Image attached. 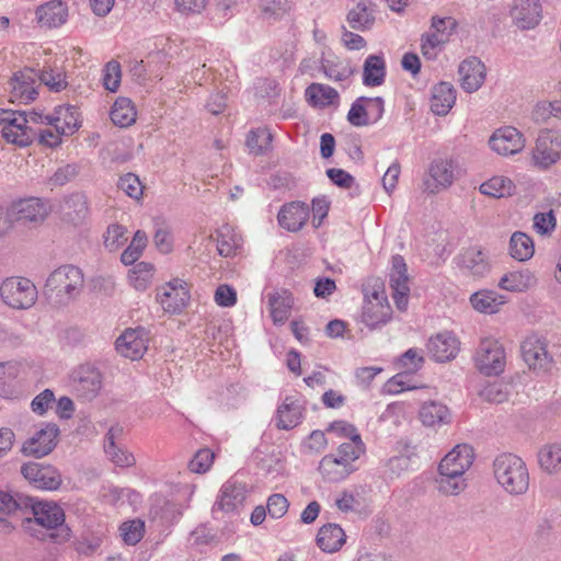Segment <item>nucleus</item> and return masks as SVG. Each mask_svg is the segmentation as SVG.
Masks as SVG:
<instances>
[{"label": "nucleus", "mask_w": 561, "mask_h": 561, "mask_svg": "<svg viewBox=\"0 0 561 561\" xmlns=\"http://www.w3.org/2000/svg\"><path fill=\"white\" fill-rule=\"evenodd\" d=\"M147 332L142 328L127 329L115 342L116 351L131 360L139 359L147 351Z\"/></svg>", "instance_id": "dca6fc26"}, {"label": "nucleus", "mask_w": 561, "mask_h": 561, "mask_svg": "<svg viewBox=\"0 0 561 561\" xmlns=\"http://www.w3.org/2000/svg\"><path fill=\"white\" fill-rule=\"evenodd\" d=\"M80 168L77 163H68L56 170L49 179L53 185L62 186L79 174Z\"/></svg>", "instance_id": "052dcab7"}, {"label": "nucleus", "mask_w": 561, "mask_h": 561, "mask_svg": "<svg viewBox=\"0 0 561 561\" xmlns=\"http://www.w3.org/2000/svg\"><path fill=\"white\" fill-rule=\"evenodd\" d=\"M272 134L266 128H257L249 131L245 145L250 153L260 156L270 148Z\"/></svg>", "instance_id": "de8ad7c7"}, {"label": "nucleus", "mask_w": 561, "mask_h": 561, "mask_svg": "<svg viewBox=\"0 0 561 561\" xmlns=\"http://www.w3.org/2000/svg\"><path fill=\"white\" fill-rule=\"evenodd\" d=\"M497 483L510 494L520 495L529 486V473L523 459L511 453L499 455L493 461Z\"/></svg>", "instance_id": "7ed1b4c3"}, {"label": "nucleus", "mask_w": 561, "mask_h": 561, "mask_svg": "<svg viewBox=\"0 0 561 561\" xmlns=\"http://www.w3.org/2000/svg\"><path fill=\"white\" fill-rule=\"evenodd\" d=\"M389 285L396 307L400 311H405L409 302V276L403 256L397 254L391 260V272L389 274Z\"/></svg>", "instance_id": "f8f14e48"}, {"label": "nucleus", "mask_w": 561, "mask_h": 561, "mask_svg": "<svg viewBox=\"0 0 561 561\" xmlns=\"http://www.w3.org/2000/svg\"><path fill=\"white\" fill-rule=\"evenodd\" d=\"M110 459L119 467H131L135 465V457L133 454L121 448L118 445L112 448L104 449Z\"/></svg>", "instance_id": "0e129e2a"}, {"label": "nucleus", "mask_w": 561, "mask_h": 561, "mask_svg": "<svg viewBox=\"0 0 561 561\" xmlns=\"http://www.w3.org/2000/svg\"><path fill=\"white\" fill-rule=\"evenodd\" d=\"M537 457L538 463L545 472L553 474L561 471V444L549 443L543 445Z\"/></svg>", "instance_id": "e433bc0d"}, {"label": "nucleus", "mask_w": 561, "mask_h": 561, "mask_svg": "<svg viewBox=\"0 0 561 561\" xmlns=\"http://www.w3.org/2000/svg\"><path fill=\"white\" fill-rule=\"evenodd\" d=\"M23 507H27L25 496L20 494L13 496L8 492L0 491V514L9 515Z\"/></svg>", "instance_id": "4d7b16f0"}, {"label": "nucleus", "mask_w": 561, "mask_h": 561, "mask_svg": "<svg viewBox=\"0 0 561 561\" xmlns=\"http://www.w3.org/2000/svg\"><path fill=\"white\" fill-rule=\"evenodd\" d=\"M307 100L314 106H327L333 103L334 100L339 99L337 91L322 83H311L306 89Z\"/></svg>", "instance_id": "79ce46f5"}, {"label": "nucleus", "mask_w": 561, "mask_h": 561, "mask_svg": "<svg viewBox=\"0 0 561 561\" xmlns=\"http://www.w3.org/2000/svg\"><path fill=\"white\" fill-rule=\"evenodd\" d=\"M0 124L3 125L2 137L19 147L30 146L35 131L32 126H26L25 112L0 108Z\"/></svg>", "instance_id": "39448f33"}, {"label": "nucleus", "mask_w": 561, "mask_h": 561, "mask_svg": "<svg viewBox=\"0 0 561 561\" xmlns=\"http://www.w3.org/2000/svg\"><path fill=\"white\" fill-rule=\"evenodd\" d=\"M215 454L208 449H199L188 462V469L194 473H205L213 465Z\"/></svg>", "instance_id": "5fc2aeb1"}, {"label": "nucleus", "mask_w": 561, "mask_h": 561, "mask_svg": "<svg viewBox=\"0 0 561 561\" xmlns=\"http://www.w3.org/2000/svg\"><path fill=\"white\" fill-rule=\"evenodd\" d=\"M84 286L83 273L75 265H62L48 276L44 295L49 305L65 307L73 301Z\"/></svg>", "instance_id": "f03ea898"}, {"label": "nucleus", "mask_w": 561, "mask_h": 561, "mask_svg": "<svg viewBox=\"0 0 561 561\" xmlns=\"http://www.w3.org/2000/svg\"><path fill=\"white\" fill-rule=\"evenodd\" d=\"M492 150L499 154H515L525 147L523 134L515 127L506 126L497 129L489 140Z\"/></svg>", "instance_id": "f3484780"}, {"label": "nucleus", "mask_w": 561, "mask_h": 561, "mask_svg": "<svg viewBox=\"0 0 561 561\" xmlns=\"http://www.w3.org/2000/svg\"><path fill=\"white\" fill-rule=\"evenodd\" d=\"M461 88L472 93L477 91L485 80V66L476 57L463 60L458 69Z\"/></svg>", "instance_id": "412c9836"}, {"label": "nucleus", "mask_w": 561, "mask_h": 561, "mask_svg": "<svg viewBox=\"0 0 561 561\" xmlns=\"http://www.w3.org/2000/svg\"><path fill=\"white\" fill-rule=\"evenodd\" d=\"M474 360L478 369L486 376H496L504 370L505 352L500 342L492 337L481 340Z\"/></svg>", "instance_id": "0eeeda50"}, {"label": "nucleus", "mask_w": 561, "mask_h": 561, "mask_svg": "<svg viewBox=\"0 0 561 561\" xmlns=\"http://www.w3.org/2000/svg\"><path fill=\"white\" fill-rule=\"evenodd\" d=\"M454 162L447 159L434 160L428 168L427 175L423 180V191L436 194L449 187L454 180Z\"/></svg>", "instance_id": "2eb2a0df"}, {"label": "nucleus", "mask_w": 561, "mask_h": 561, "mask_svg": "<svg viewBox=\"0 0 561 561\" xmlns=\"http://www.w3.org/2000/svg\"><path fill=\"white\" fill-rule=\"evenodd\" d=\"M365 453V445L362 437L358 439H352L347 443H343L339 446L335 457L341 458L344 462L347 461L350 465L354 462Z\"/></svg>", "instance_id": "3c124183"}, {"label": "nucleus", "mask_w": 561, "mask_h": 561, "mask_svg": "<svg viewBox=\"0 0 561 561\" xmlns=\"http://www.w3.org/2000/svg\"><path fill=\"white\" fill-rule=\"evenodd\" d=\"M473 459V448L468 444H458L442 459L438 471L465 474L472 466Z\"/></svg>", "instance_id": "a211bd4d"}, {"label": "nucleus", "mask_w": 561, "mask_h": 561, "mask_svg": "<svg viewBox=\"0 0 561 561\" xmlns=\"http://www.w3.org/2000/svg\"><path fill=\"white\" fill-rule=\"evenodd\" d=\"M424 359L419 354L416 348H409L404 354L401 355L397 365L404 369L407 373L416 371L422 367Z\"/></svg>", "instance_id": "680f3d73"}, {"label": "nucleus", "mask_w": 561, "mask_h": 561, "mask_svg": "<svg viewBox=\"0 0 561 561\" xmlns=\"http://www.w3.org/2000/svg\"><path fill=\"white\" fill-rule=\"evenodd\" d=\"M289 507V502L285 495L280 493H274L268 496L266 503L267 514L272 518H280L283 517Z\"/></svg>", "instance_id": "13d9d810"}, {"label": "nucleus", "mask_w": 561, "mask_h": 561, "mask_svg": "<svg viewBox=\"0 0 561 561\" xmlns=\"http://www.w3.org/2000/svg\"><path fill=\"white\" fill-rule=\"evenodd\" d=\"M546 339L531 334L522 343L520 351L525 363L534 370H547L552 363V357L548 353Z\"/></svg>", "instance_id": "ddd939ff"}, {"label": "nucleus", "mask_w": 561, "mask_h": 561, "mask_svg": "<svg viewBox=\"0 0 561 561\" xmlns=\"http://www.w3.org/2000/svg\"><path fill=\"white\" fill-rule=\"evenodd\" d=\"M456 102V91L448 82H439L433 88L431 110L436 115L449 113Z\"/></svg>", "instance_id": "2f4dec72"}, {"label": "nucleus", "mask_w": 561, "mask_h": 561, "mask_svg": "<svg viewBox=\"0 0 561 561\" xmlns=\"http://www.w3.org/2000/svg\"><path fill=\"white\" fill-rule=\"evenodd\" d=\"M33 517L23 519V528L30 536L45 541L64 542L70 538V528L65 525V512L54 502H36L25 496Z\"/></svg>", "instance_id": "f257e3e1"}, {"label": "nucleus", "mask_w": 561, "mask_h": 561, "mask_svg": "<svg viewBox=\"0 0 561 561\" xmlns=\"http://www.w3.org/2000/svg\"><path fill=\"white\" fill-rule=\"evenodd\" d=\"M154 267L151 263L139 262L129 272L128 278L131 286L137 290H146L153 277Z\"/></svg>", "instance_id": "49530a36"}, {"label": "nucleus", "mask_w": 561, "mask_h": 561, "mask_svg": "<svg viewBox=\"0 0 561 561\" xmlns=\"http://www.w3.org/2000/svg\"><path fill=\"white\" fill-rule=\"evenodd\" d=\"M146 245H147V234L141 230L136 231L130 244L128 245L127 249H125L123 251V253L121 255L122 263L125 265L134 264L141 255Z\"/></svg>", "instance_id": "09e8293b"}, {"label": "nucleus", "mask_w": 561, "mask_h": 561, "mask_svg": "<svg viewBox=\"0 0 561 561\" xmlns=\"http://www.w3.org/2000/svg\"><path fill=\"white\" fill-rule=\"evenodd\" d=\"M119 533L123 541L126 545L134 546L138 543L144 537L145 522L139 518L124 522L119 526Z\"/></svg>", "instance_id": "8fccbe9b"}, {"label": "nucleus", "mask_w": 561, "mask_h": 561, "mask_svg": "<svg viewBox=\"0 0 561 561\" xmlns=\"http://www.w3.org/2000/svg\"><path fill=\"white\" fill-rule=\"evenodd\" d=\"M64 213L72 224L82 222L89 213L87 196L83 193H73L66 197Z\"/></svg>", "instance_id": "58836bf2"}, {"label": "nucleus", "mask_w": 561, "mask_h": 561, "mask_svg": "<svg viewBox=\"0 0 561 561\" xmlns=\"http://www.w3.org/2000/svg\"><path fill=\"white\" fill-rule=\"evenodd\" d=\"M318 470L325 481L340 482L355 471V466L330 454L321 459Z\"/></svg>", "instance_id": "bb28decb"}, {"label": "nucleus", "mask_w": 561, "mask_h": 561, "mask_svg": "<svg viewBox=\"0 0 561 561\" xmlns=\"http://www.w3.org/2000/svg\"><path fill=\"white\" fill-rule=\"evenodd\" d=\"M438 473L439 477L436 479L437 489L444 495H458L466 489L467 483L463 474L450 471H438Z\"/></svg>", "instance_id": "37998d69"}, {"label": "nucleus", "mask_w": 561, "mask_h": 561, "mask_svg": "<svg viewBox=\"0 0 561 561\" xmlns=\"http://www.w3.org/2000/svg\"><path fill=\"white\" fill-rule=\"evenodd\" d=\"M460 266L472 276L482 277L490 271L486 255L477 248L466 250L460 257Z\"/></svg>", "instance_id": "c9c22d12"}, {"label": "nucleus", "mask_w": 561, "mask_h": 561, "mask_svg": "<svg viewBox=\"0 0 561 561\" xmlns=\"http://www.w3.org/2000/svg\"><path fill=\"white\" fill-rule=\"evenodd\" d=\"M37 78L55 92L61 91L67 85L65 76L60 72H54L51 69H44L37 72Z\"/></svg>", "instance_id": "bf43d9fd"}, {"label": "nucleus", "mask_w": 561, "mask_h": 561, "mask_svg": "<svg viewBox=\"0 0 561 561\" xmlns=\"http://www.w3.org/2000/svg\"><path fill=\"white\" fill-rule=\"evenodd\" d=\"M511 15L516 25L523 30L534 28L541 20L539 0H515Z\"/></svg>", "instance_id": "aec40b11"}, {"label": "nucleus", "mask_w": 561, "mask_h": 561, "mask_svg": "<svg viewBox=\"0 0 561 561\" xmlns=\"http://www.w3.org/2000/svg\"><path fill=\"white\" fill-rule=\"evenodd\" d=\"M445 42H447V39L440 36V34L436 31L432 34L423 36L421 45L422 54L428 59L434 58L436 56L435 49Z\"/></svg>", "instance_id": "774afa93"}, {"label": "nucleus", "mask_w": 561, "mask_h": 561, "mask_svg": "<svg viewBox=\"0 0 561 561\" xmlns=\"http://www.w3.org/2000/svg\"><path fill=\"white\" fill-rule=\"evenodd\" d=\"M511 255L518 261H526L534 255V242L529 236L516 231L510 241Z\"/></svg>", "instance_id": "c03bdc74"}, {"label": "nucleus", "mask_w": 561, "mask_h": 561, "mask_svg": "<svg viewBox=\"0 0 561 561\" xmlns=\"http://www.w3.org/2000/svg\"><path fill=\"white\" fill-rule=\"evenodd\" d=\"M346 535L337 524L323 525L317 535L318 547L328 553L339 551L345 543Z\"/></svg>", "instance_id": "c756f323"}, {"label": "nucleus", "mask_w": 561, "mask_h": 561, "mask_svg": "<svg viewBox=\"0 0 561 561\" xmlns=\"http://www.w3.org/2000/svg\"><path fill=\"white\" fill-rule=\"evenodd\" d=\"M268 306L274 323H284L294 306V296L287 289L268 294Z\"/></svg>", "instance_id": "473e14b6"}, {"label": "nucleus", "mask_w": 561, "mask_h": 561, "mask_svg": "<svg viewBox=\"0 0 561 561\" xmlns=\"http://www.w3.org/2000/svg\"><path fill=\"white\" fill-rule=\"evenodd\" d=\"M36 78L37 72L31 68L16 72L13 77V95L25 103L34 101L38 94L34 87Z\"/></svg>", "instance_id": "c85d7f7f"}, {"label": "nucleus", "mask_w": 561, "mask_h": 561, "mask_svg": "<svg viewBox=\"0 0 561 561\" xmlns=\"http://www.w3.org/2000/svg\"><path fill=\"white\" fill-rule=\"evenodd\" d=\"M0 296L13 309H28L37 299L35 285L25 277H8L0 286Z\"/></svg>", "instance_id": "20e7f679"}, {"label": "nucleus", "mask_w": 561, "mask_h": 561, "mask_svg": "<svg viewBox=\"0 0 561 561\" xmlns=\"http://www.w3.org/2000/svg\"><path fill=\"white\" fill-rule=\"evenodd\" d=\"M121 65L116 60H111L105 65L103 85L111 92H116L121 83Z\"/></svg>", "instance_id": "6e6d98bb"}, {"label": "nucleus", "mask_w": 561, "mask_h": 561, "mask_svg": "<svg viewBox=\"0 0 561 561\" xmlns=\"http://www.w3.org/2000/svg\"><path fill=\"white\" fill-rule=\"evenodd\" d=\"M470 302L477 311L492 314L506 304V297L494 290L482 289L471 295Z\"/></svg>", "instance_id": "72a5a7b5"}, {"label": "nucleus", "mask_w": 561, "mask_h": 561, "mask_svg": "<svg viewBox=\"0 0 561 561\" xmlns=\"http://www.w3.org/2000/svg\"><path fill=\"white\" fill-rule=\"evenodd\" d=\"M420 420L425 426L448 424L451 421L449 409L437 401L423 403L419 412Z\"/></svg>", "instance_id": "f704fd0d"}, {"label": "nucleus", "mask_w": 561, "mask_h": 561, "mask_svg": "<svg viewBox=\"0 0 561 561\" xmlns=\"http://www.w3.org/2000/svg\"><path fill=\"white\" fill-rule=\"evenodd\" d=\"M126 228L121 225H111L107 228L105 236V245L110 248L111 251L116 250L119 245L126 241Z\"/></svg>", "instance_id": "69168bd1"}, {"label": "nucleus", "mask_w": 561, "mask_h": 561, "mask_svg": "<svg viewBox=\"0 0 561 561\" xmlns=\"http://www.w3.org/2000/svg\"><path fill=\"white\" fill-rule=\"evenodd\" d=\"M36 16L41 26L58 27L67 21L68 9L62 1L51 0L37 8Z\"/></svg>", "instance_id": "a878e982"}, {"label": "nucleus", "mask_w": 561, "mask_h": 561, "mask_svg": "<svg viewBox=\"0 0 561 561\" xmlns=\"http://www.w3.org/2000/svg\"><path fill=\"white\" fill-rule=\"evenodd\" d=\"M556 224L553 210L538 213L534 217V227L540 234H550L556 229Z\"/></svg>", "instance_id": "e2e57ef3"}, {"label": "nucleus", "mask_w": 561, "mask_h": 561, "mask_svg": "<svg viewBox=\"0 0 561 561\" xmlns=\"http://www.w3.org/2000/svg\"><path fill=\"white\" fill-rule=\"evenodd\" d=\"M59 427L55 423H45L22 446L25 456L42 458L50 454L57 445Z\"/></svg>", "instance_id": "9b49d317"}, {"label": "nucleus", "mask_w": 561, "mask_h": 561, "mask_svg": "<svg viewBox=\"0 0 561 561\" xmlns=\"http://www.w3.org/2000/svg\"><path fill=\"white\" fill-rule=\"evenodd\" d=\"M392 318V309L385 291L374 289L371 294L365 293V301L362 311V321L370 330L387 324Z\"/></svg>", "instance_id": "423d86ee"}, {"label": "nucleus", "mask_w": 561, "mask_h": 561, "mask_svg": "<svg viewBox=\"0 0 561 561\" xmlns=\"http://www.w3.org/2000/svg\"><path fill=\"white\" fill-rule=\"evenodd\" d=\"M22 476L36 489L57 490L61 484V476L53 466L27 462L21 467Z\"/></svg>", "instance_id": "4468645a"}, {"label": "nucleus", "mask_w": 561, "mask_h": 561, "mask_svg": "<svg viewBox=\"0 0 561 561\" xmlns=\"http://www.w3.org/2000/svg\"><path fill=\"white\" fill-rule=\"evenodd\" d=\"M376 8L374 0H358L346 14L351 28L360 32L371 30L376 22Z\"/></svg>", "instance_id": "4be33fe9"}, {"label": "nucleus", "mask_w": 561, "mask_h": 561, "mask_svg": "<svg viewBox=\"0 0 561 561\" xmlns=\"http://www.w3.org/2000/svg\"><path fill=\"white\" fill-rule=\"evenodd\" d=\"M536 284L537 277L528 268L508 272L499 280L500 288L508 291H526Z\"/></svg>", "instance_id": "7c9ffc66"}, {"label": "nucleus", "mask_w": 561, "mask_h": 561, "mask_svg": "<svg viewBox=\"0 0 561 561\" xmlns=\"http://www.w3.org/2000/svg\"><path fill=\"white\" fill-rule=\"evenodd\" d=\"M428 352L434 360L444 363L453 359L459 351L457 339L448 333H438L431 337L427 344Z\"/></svg>", "instance_id": "393cba45"}, {"label": "nucleus", "mask_w": 561, "mask_h": 561, "mask_svg": "<svg viewBox=\"0 0 561 561\" xmlns=\"http://www.w3.org/2000/svg\"><path fill=\"white\" fill-rule=\"evenodd\" d=\"M157 300L164 311L180 313L190 300V293L188 290L171 291L167 288H161L157 294Z\"/></svg>", "instance_id": "ea45409f"}, {"label": "nucleus", "mask_w": 561, "mask_h": 561, "mask_svg": "<svg viewBox=\"0 0 561 561\" xmlns=\"http://www.w3.org/2000/svg\"><path fill=\"white\" fill-rule=\"evenodd\" d=\"M71 387L79 399L92 401L102 389V374L90 364L81 365L71 374Z\"/></svg>", "instance_id": "6e6552de"}, {"label": "nucleus", "mask_w": 561, "mask_h": 561, "mask_svg": "<svg viewBox=\"0 0 561 561\" xmlns=\"http://www.w3.org/2000/svg\"><path fill=\"white\" fill-rule=\"evenodd\" d=\"M48 204L38 197H27L12 203L9 217L22 225H39L49 214Z\"/></svg>", "instance_id": "9d476101"}, {"label": "nucleus", "mask_w": 561, "mask_h": 561, "mask_svg": "<svg viewBox=\"0 0 561 561\" xmlns=\"http://www.w3.org/2000/svg\"><path fill=\"white\" fill-rule=\"evenodd\" d=\"M110 116L113 124L127 127L136 121V111L129 99L121 96L114 102Z\"/></svg>", "instance_id": "a19ab883"}, {"label": "nucleus", "mask_w": 561, "mask_h": 561, "mask_svg": "<svg viewBox=\"0 0 561 561\" xmlns=\"http://www.w3.org/2000/svg\"><path fill=\"white\" fill-rule=\"evenodd\" d=\"M244 500V488L236 482L227 481L220 490V496L213 507V513H216L218 510L233 512L242 506Z\"/></svg>", "instance_id": "cd10ccee"}, {"label": "nucleus", "mask_w": 561, "mask_h": 561, "mask_svg": "<svg viewBox=\"0 0 561 561\" xmlns=\"http://www.w3.org/2000/svg\"><path fill=\"white\" fill-rule=\"evenodd\" d=\"M561 158V136L552 131H541L533 149L531 161L539 170H548Z\"/></svg>", "instance_id": "1a4fd4ad"}, {"label": "nucleus", "mask_w": 561, "mask_h": 561, "mask_svg": "<svg viewBox=\"0 0 561 561\" xmlns=\"http://www.w3.org/2000/svg\"><path fill=\"white\" fill-rule=\"evenodd\" d=\"M309 206L302 202H291L282 206L277 220L282 228L288 231H299L309 218Z\"/></svg>", "instance_id": "6ab92c4d"}, {"label": "nucleus", "mask_w": 561, "mask_h": 561, "mask_svg": "<svg viewBox=\"0 0 561 561\" xmlns=\"http://www.w3.org/2000/svg\"><path fill=\"white\" fill-rule=\"evenodd\" d=\"M431 26L436 32H438L440 34V36H443L445 39L448 41L449 36L457 28L458 22L451 16H446V18L433 16Z\"/></svg>", "instance_id": "338daca9"}, {"label": "nucleus", "mask_w": 561, "mask_h": 561, "mask_svg": "<svg viewBox=\"0 0 561 561\" xmlns=\"http://www.w3.org/2000/svg\"><path fill=\"white\" fill-rule=\"evenodd\" d=\"M386 65L381 56L369 55L364 62L363 82L367 87H378L383 83Z\"/></svg>", "instance_id": "4c0bfd02"}, {"label": "nucleus", "mask_w": 561, "mask_h": 561, "mask_svg": "<svg viewBox=\"0 0 561 561\" xmlns=\"http://www.w3.org/2000/svg\"><path fill=\"white\" fill-rule=\"evenodd\" d=\"M46 121L59 134L72 135L80 127L78 110L70 105L56 107L53 115L46 116Z\"/></svg>", "instance_id": "5701e85b"}, {"label": "nucleus", "mask_w": 561, "mask_h": 561, "mask_svg": "<svg viewBox=\"0 0 561 561\" xmlns=\"http://www.w3.org/2000/svg\"><path fill=\"white\" fill-rule=\"evenodd\" d=\"M305 408L293 397H286L276 411V427L278 430H293L304 419Z\"/></svg>", "instance_id": "b1692460"}, {"label": "nucleus", "mask_w": 561, "mask_h": 561, "mask_svg": "<svg viewBox=\"0 0 561 561\" xmlns=\"http://www.w3.org/2000/svg\"><path fill=\"white\" fill-rule=\"evenodd\" d=\"M366 96L357 98L347 113V121L351 125L356 127L369 125V118L367 114Z\"/></svg>", "instance_id": "603ef678"}, {"label": "nucleus", "mask_w": 561, "mask_h": 561, "mask_svg": "<svg viewBox=\"0 0 561 561\" xmlns=\"http://www.w3.org/2000/svg\"><path fill=\"white\" fill-rule=\"evenodd\" d=\"M513 182L504 176H493L480 185V192L495 198L511 196L514 191Z\"/></svg>", "instance_id": "a18cd8bd"}, {"label": "nucleus", "mask_w": 561, "mask_h": 561, "mask_svg": "<svg viewBox=\"0 0 561 561\" xmlns=\"http://www.w3.org/2000/svg\"><path fill=\"white\" fill-rule=\"evenodd\" d=\"M117 186L127 196L134 199H140L144 194V185L139 178L134 173H126L122 175L118 180Z\"/></svg>", "instance_id": "864d4df0"}]
</instances>
